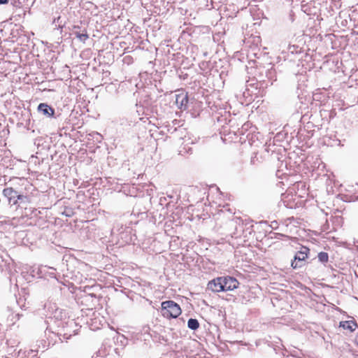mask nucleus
Wrapping results in <instances>:
<instances>
[{"instance_id": "f257e3e1", "label": "nucleus", "mask_w": 358, "mask_h": 358, "mask_svg": "<svg viewBox=\"0 0 358 358\" xmlns=\"http://www.w3.org/2000/svg\"><path fill=\"white\" fill-rule=\"evenodd\" d=\"M180 306L173 301H166L162 303L161 313L166 318H176L181 314Z\"/></svg>"}, {"instance_id": "f03ea898", "label": "nucleus", "mask_w": 358, "mask_h": 358, "mask_svg": "<svg viewBox=\"0 0 358 358\" xmlns=\"http://www.w3.org/2000/svg\"><path fill=\"white\" fill-rule=\"evenodd\" d=\"M310 252L309 248L302 246L301 250L297 252L294 259L292 261L291 266L293 268H301L305 265L306 259L308 258V255Z\"/></svg>"}, {"instance_id": "7ed1b4c3", "label": "nucleus", "mask_w": 358, "mask_h": 358, "mask_svg": "<svg viewBox=\"0 0 358 358\" xmlns=\"http://www.w3.org/2000/svg\"><path fill=\"white\" fill-rule=\"evenodd\" d=\"M222 280L223 292L231 291L238 287L239 282L233 277L224 276L222 277Z\"/></svg>"}, {"instance_id": "20e7f679", "label": "nucleus", "mask_w": 358, "mask_h": 358, "mask_svg": "<svg viewBox=\"0 0 358 358\" xmlns=\"http://www.w3.org/2000/svg\"><path fill=\"white\" fill-rule=\"evenodd\" d=\"M38 112L46 117H53L55 109L45 103H41L38 106Z\"/></svg>"}, {"instance_id": "39448f33", "label": "nucleus", "mask_w": 358, "mask_h": 358, "mask_svg": "<svg viewBox=\"0 0 358 358\" xmlns=\"http://www.w3.org/2000/svg\"><path fill=\"white\" fill-rule=\"evenodd\" d=\"M222 280V277H219L210 280L208 283V289L214 292H223Z\"/></svg>"}, {"instance_id": "423d86ee", "label": "nucleus", "mask_w": 358, "mask_h": 358, "mask_svg": "<svg viewBox=\"0 0 358 358\" xmlns=\"http://www.w3.org/2000/svg\"><path fill=\"white\" fill-rule=\"evenodd\" d=\"M176 103L179 108L186 109L188 103V96L187 94L181 93L176 95Z\"/></svg>"}, {"instance_id": "0eeeda50", "label": "nucleus", "mask_w": 358, "mask_h": 358, "mask_svg": "<svg viewBox=\"0 0 358 358\" xmlns=\"http://www.w3.org/2000/svg\"><path fill=\"white\" fill-rule=\"evenodd\" d=\"M340 327H342L344 329H348L350 331L352 332L355 330L357 324L355 322L349 320V321H342L339 324Z\"/></svg>"}, {"instance_id": "6e6552de", "label": "nucleus", "mask_w": 358, "mask_h": 358, "mask_svg": "<svg viewBox=\"0 0 358 358\" xmlns=\"http://www.w3.org/2000/svg\"><path fill=\"white\" fill-rule=\"evenodd\" d=\"M3 195L7 199H10L12 197H17L19 196V192L14 189L13 187H6L3 190Z\"/></svg>"}, {"instance_id": "1a4fd4ad", "label": "nucleus", "mask_w": 358, "mask_h": 358, "mask_svg": "<svg viewBox=\"0 0 358 358\" xmlns=\"http://www.w3.org/2000/svg\"><path fill=\"white\" fill-rule=\"evenodd\" d=\"M266 76L271 81V85L273 84V81L276 80V71L275 69L271 66L266 71Z\"/></svg>"}, {"instance_id": "9d476101", "label": "nucleus", "mask_w": 358, "mask_h": 358, "mask_svg": "<svg viewBox=\"0 0 358 358\" xmlns=\"http://www.w3.org/2000/svg\"><path fill=\"white\" fill-rule=\"evenodd\" d=\"M73 34L78 38L80 41L85 43L86 40L89 38V35L87 33V31L85 29L83 33H80L77 31H73Z\"/></svg>"}, {"instance_id": "9b49d317", "label": "nucleus", "mask_w": 358, "mask_h": 358, "mask_svg": "<svg viewBox=\"0 0 358 358\" xmlns=\"http://www.w3.org/2000/svg\"><path fill=\"white\" fill-rule=\"evenodd\" d=\"M187 327L192 330H196L199 327V323L196 319L190 318L187 321Z\"/></svg>"}, {"instance_id": "f8f14e48", "label": "nucleus", "mask_w": 358, "mask_h": 358, "mask_svg": "<svg viewBox=\"0 0 358 358\" xmlns=\"http://www.w3.org/2000/svg\"><path fill=\"white\" fill-rule=\"evenodd\" d=\"M317 257H318L319 262H320L322 264L327 263L328 262V260H329V255L325 252H319L318 255H317Z\"/></svg>"}, {"instance_id": "ddd939ff", "label": "nucleus", "mask_w": 358, "mask_h": 358, "mask_svg": "<svg viewBox=\"0 0 358 358\" xmlns=\"http://www.w3.org/2000/svg\"><path fill=\"white\" fill-rule=\"evenodd\" d=\"M150 328L149 326L145 325V326L143 327V328L141 329V333L143 334V335H144L143 339L145 341H146L148 337H151L152 336L150 335Z\"/></svg>"}, {"instance_id": "4468645a", "label": "nucleus", "mask_w": 358, "mask_h": 358, "mask_svg": "<svg viewBox=\"0 0 358 358\" xmlns=\"http://www.w3.org/2000/svg\"><path fill=\"white\" fill-rule=\"evenodd\" d=\"M17 203H18L17 206H20V203L28 202V197L27 196H24V195L20 194V192H19V196H17Z\"/></svg>"}, {"instance_id": "2eb2a0df", "label": "nucleus", "mask_w": 358, "mask_h": 358, "mask_svg": "<svg viewBox=\"0 0 358 358\" xmlns=\"http://www.w3.org/2000/svg\"><path fill=\"white\" fill-rule=\"evenodd\" d=\"M8 204L10 206H17L18 205L17 199L16 196L8 199Z\"/></svg>"}, {"instance_id": "dca6fc26", "label": "nucleus", "mask_w": 358, "mask_h": 358, "mask_svg": "<svg viewBox=\"0 0 358 358\" xmlns=\"http://www.w3.org/2000/svg\"><path fill=\"white\" fill-rule=\"evenodd\" d=\"M271 227L273 229H277L278 228V223L277 221H273L271 222Z\"/></svg>"}, {"instance_id": "f3484780", "label": "nucleus", "mask_w": 358, "mask_h": 358, "mask_svg": "<svg viewBox=\"0 0 358 358\" xmlns=\"http://www.w3.org/2000/svg\"><path fill=\"white\" fill-rule=\"evenodd\" d=\"M61 20V17L59 16L57 17V18H55L54 20H53V24H57L58 23L59 24V28H62V25L60 24L59 23V20Z\"/></svg>"}, {"instance_id": "a211bd4d", "label": "nucleus", "mask_w": 358, "mask_h": 358, "mask_svg": "<svg viewBox=\"0 0 358 358\" xmlns=\"http://www.w3.org/2000/svg\"><path fill=\"white\" fill-rule=\"evenodd\" d=\"M8 3V0H0L1 5L7 4Z\"/></svg>"}, {"instance_id": "6ab92c4d", "label": "nucleus", "mask_w": 358, "mask_h": 358, "mask_svg": "<svg viewBox=\"0 0 358 358\" xmlns=\"http://www.w3.org/2000/svg\"><path fill=\"white\" fill-rule=\"evenodd\" d=\"M255 158H252V159H251V162H252V164H254V163H255Z\"/></svg>"}, {"instance_id": "aec40b11", "label": "nucleus", "mask_w": 358, "mask_h": 358, "mask_svg": "<svg viewBox=\"0 0 358 358\" xmlns=\"http://www.w3.org/2000/svg\"><path fill=\"white\" fill-rule=\"evenodd\" d=\"M80 27L78 26H74V29H79Z\"/></svg>"}, {"instance_id": "412c9836", "label": "nucleus", "mask_w": 358, "mask_h": 358, "mask_svg": "<svg viewBox=\"0 0 358 358\" xmlns=\"http://www.w3.org/2000/svg\"><path fill=\"white\" fill-rule=\"evenodd\" d=\"M357 345H358V342H357Z\"/></svg>"}]
</instances>
